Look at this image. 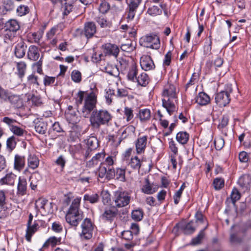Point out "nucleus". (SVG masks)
Instances as JSON below:
<instances>
[{
    "mask_svg": "<svg viewBox=\"0 0 251 251\" xmlns=\"http://www.w3.org/2000/svg\"><path fill=\"white\" fill-rule=\"evenodd\" d=\"M31 100L32 104L37 106H40L42 104L41 98L39 96L32 95Z\"/></svg>",
    "mask_w": 251,
    "mask_h": 251,
    "instance_id": "60",
    "label": "nucleus"
},
{
    "mask_svg": "<svg viewBox=\"0 0 251 251\" xmlns=\"http://www.w3.org/2000/svg\"><path fill=\"white\" fill-rule=\"evenodd\" d=\"M162 106L172 115L176 110L175 103L177 100L176 88L173 84L168 83L163 89L161 93Z\"/></svg>",
    "mask_w": 251,
    "mask_h": 251,
    "instance_id": "2",
    "label": "nucleus"
},
{
    "mask_svg": "<svg viewBox=\"0 0 251 251\" xmlns=\"http://www.w3.org/2000/svg\"><path fill=\"white\" fill-rule=\"evenodd\" d=\"M109 9V4L107 2L105 1V0H101V2L100 3L99 8L100 12L102 14H105L107 12Z\"/></svg>",
    "mask_w": 251,
    "mask_h": 251,
    "instance_id": "52",
    "label": "nucleus"
},
{
    "mask_svg": "<svg viewBox=\"0 0 251 251\" xmlns=\"http://www.w3.org/2000/svg\"><path fill=\"white\" fill-rule=\"evenodd\" d=\"M230 196L232 201L233 203H235V202L239 200L240 198V193L239 192L238 190L235 188L233 189Z\"/></svg>",
    "mask_w": 251,
    "mask_h": 251,
    "instance_id": "58",
    "label": "nucleus"
},
{
    "mask_svg": "<svg viewBox=\"0 0 251 251\" xmlns=\"http://www.w3.org/2000/svg\"><path fill=\"white\" fill-rule=\"evenodd\" d=\"M99 90L96 86L88 91H79L77 94L76 103L82 104L80 114L84 118H90L91 126L99 128L101 126H108L113 116L106 109H96Z\"/></svg>",
    "mask_w": 251,
    "mask_h": 251,
    "instance_id": "1",
    "label": "nucleus"
},
{
    "mask_svg": "<svg viewBox=\"0 0 251 251\" xmlns=\"http://www.w3.org/2000/svg\"><path fill=\"white\" fill-rule=\"evenodd\" d=\"M114 96H116V95H115V91L113 89L109 88L108 90H106L105 97L107 104L110 105L112 103Z\"/></svg>",
    "mask_w": 251,
    "mask_h": 251,
    "instance_id": "43",
    "label": "nucleus"
},
{
    "mask_svg": "<svg viewBox=\"0 0 251 251\" xmlns=\"http://www.w3.org/2000/svg\"><path fill=\"white\" fill-rule=\"evenodd\" d=\"M198 78V76L196 73H193L190 79L188 81V82L186 84L185 89L186 90L191 85H193L195 84V83L197 81Z\"/></svg>",
    "mask_w": 251,
    "mask_h": 251,
    "instance_id": "59",
    "label": "nucleus"
},
{
    "mask_svg": "<svg viewBox=\"0 0 251 251\" xmlns=\"http://www.w3.org/2000/svg\"><path fill=\"white\" fill-rule=\"evenodd\" d=\"M25 159L24 156L19 155H16L14 158V168L20 171L25 166Z\"/></svg>",
    "mask_w": 251,
    "mask_h": 251,
    "instance_id": "29",
    "label": "nucleus"
},
{
    "mask_svg": "<svg viewBox=\"0 0 251 251\" xmlns=\"http://www.w3.org/2000/svg\"><path fill=\"white\" fill-rule=\"evenodd\" d=\"M196 102L201 106L206 105L210 102V98L205 92H200L196 97Z\"/></svg>",
    "mask_w": 251,
    "mask_h": 251,
    "instance_id": "19",
    "label": "nucleus"
},
{
    "mask_svg": "<svg viewBox=\"0 0 251 251\" xmlns=\"http://www.w3.org/2000/svg\"><path fill=\"white\" fill-rule=\"evenodd\" d=\"M189 138V135L186 131H180L176 135L177 141H188Z\"/></svg>",
    "mask_w": 251,
    "mask_h": 251,
    "instance_id": "51",
    "label": "nucleus"
},
{
    "mask_svg": "<svg viewBox=\"0 0 251 251\" xmlns=\"http://www.w3.org/2000/svg\"><path fill=\"white\" fill-rule=\"evenodd\" d=\"M40 56L39 49L35 45H30L27 51V58L33 61H36Z\"/></svg>",
    "mask_w": 251,
    "mask_h": 251,
    "instance_id": "15",
    "label": "nucleus"
},
{
    "mask_svg": "<svg viewBox=\"0 0 251 251\" xmlns=\"http://www.w3.org/2000/svg\"><path fill=\"white\" fill-rule=\"evenodd\" d=\"M158 187L149 182L148 178L145 179V184L142 187V191L146 194H152L157 191Z\"/></svg>",
    "mask_w": 251,
    "mask_h": 251,
    "instance_id": "18",
    "label": "nucleus"
},
{
    "mask_svg": "<svg viewBox=\"0 0 251 251\" xmlns=\"http://www.w3.org/2000/svg\"><path fill=\"white\" fill-rule=\"evenodd\" d=\"M8 99L9 101L14 106H15L16 107H19L18 103L19 102H21V100L20 99L19 97L16 95H11L9 96L7 98Z\"/></svg>",
    "mask_w": 251,
    "mask_h": 251,
    "instance_id": "55",
    "label": "nucleus"
},
{
    "mask_svg": "<svg viewBox=\"0 0 251 251\" xmlns=\"http://www.w3.org/2000/svg\"><path fill=\"white\" fill-rule=\"evenodd\" d=\"M97 32V26L93 22L84 23L83 29L80 30V34L84 35L87 39L93 37Z\"/></svg>",
    "mask_w": 251,
    "mask_h": 251,
    "instance_id": "10",
    "label": "nucleus"
},
{
    "mask_svg": "<svg viewBox=\"0 0 251 251\" xmlns=\"http://www.w3.org/2000/svg\"><path fill=\"white\" fill-rule=\"evenodd\" d=\"M2 5L8 11H10L14 8L13 0H3Z\"/></svg>",
    "mask_w": 251,
    "mask_h": 251,
    "instance_id": "63",
    "label": "nucleus"
},
{
    "mask_svg": "<svg viewBox=\"0 0 251 251\" xmlns=\"http://www.w3.org/2000/svg\"><path fill=\"white\" fill-rule=\"evenodd\" d=\"M238 184L244 191L249 190L251 185V176L249 175H243L239 178Z\"/></svg>",
    "mask_w": 251,
    "mask_h": 251,
    "instance_id": "17",
    "label": "nucleus"
},
{
    "mask_svg": "<svg viewBox=\"0 0 251 251\" xmlns=\"http://www.w3.org/2000/svg\"><path fill=\"white\" fill-rule=\"evenodd\" d=\"M29 12V8L27 5L21 4L18 6L16 12L18 16H23L27 14Z\"/></svg>",
    "mask_w": 251,
    "mask_h": 251,
    "instance_id": "41",
    "label": "nucleus"
},
{
    "mask_svg": "<svg viewBox=\"0 0 251 251\" xmlns=\"http://www.w3.org/2000/svg\"><path fill=\"white\" fill-rule=\"evenodd\" d=\"M105 153L104 152H100L96 154L93 158L86 163V166L88 167H93L97 165L102 159L104 158Z\"/></svg>",
    "mask_w": 251,
    "mask_h": 251,
    "instance_id": "22",
    "label": "nucleus"
},
{
    "mask_svg": "<svg viewBox=\"0 0 251 251\" xmlns=\"http://www.w3.org/2000/svg\"><path fill=\"white\" fill-rule=\"evenodd\" d=\"M47 123L43 120H40L37 122L35 125L36 131L40 134H44L47 130Z\"/></svg>",
    "mask_w": 251,
    "mask_h": 251,
    "instance_id": "31",
    "label": "nucleus"
},
{
    "mask_svg": "<svg viewBox=\"0 0 251 251\" xmlns=\"http://www.w3.org/2000/svg\"><path fill=\"white\" fill-rule=\"evenodd\" d=\"M143 0H127V7L125 12V19L129 20L135 19L136 12L142 4Z\"/></svg>",
    "mask_w": 251,
    "mask_h": 251,
    "instance_id": "5",
    "label": "nucleus"
},
{
    "mask_svg": "<svg viewBox=\"0 0 251 251\" xmlns=\"http://www.w3.org/2000/svg\"><path fill=\"white\" fill-rule=\"evenodd\" d=\"M212 39L211 36L206 39L204 46V53L205 55H210L211 53L212 50Z\"/></svg>",
    "mask_w": 251,
    "mask_h": 251,
    "instance_id": "38",
    "label": "nucleus"
},
{
    "mask_svg": "<svg viewBox=\"0 0 251 251\" xmlns=\"http://www.w3.org/2000/svg\"><path fill=\"white\" fill-rule=\"evenodd\" d=\"M17 176L14 174L10 173L6 175L3 178L0 179L1 184H6L10 185H13L15 180L16 179Z\"/></svg>",
    "mask_w": 251,
    "mask_h": 251,
    "instance_id": "26",
    "label": "nucleus"
},
{
    "mask_svg": "<svg viewBox=\"0 0 251 251\" xmlns=\"http://www.w3.org/2000/svg\"><path fill=\"white\" fill-rule=\"evenodd\" d=\"M140 65L142 69L146 71L154 69L155 66L150 55H144L140 58Z\"/></svg>",
    "mask_w": 251,
    "mask_h": 251,
    "instance_id": "13",
    "label": "nucleus"
},
{
    "mask_svg": "<svg viewBox=\"0 0 251 251\" xmlns=\"http://www.w3.org/2000/svg\"><path fill=\"white\" fill-rule=\"evenodd\" d=\"M43 66V56H42L40 59L35 62L32 65V68L36 70V72L40 75H44L43 70L42 69Z\"/></svg>",
    "mask_w": 251,
    "mask_h": 251,
    "instance_id": "39",
    "label": "nucleus"
},
{
    "mask_svg": "<svg viewBox=\"0 0 251 251\" xmlns=\"http://www.w3.org/2000/svg\"><path fill=\"white\" fill-rule=\"evenodd\" d=\"M95 225L91 219L85 218L81 224V231L79 233L80 238L83 240H88L93 236Z\"/></svg>",
    "mask_w": 251,
    "mask_h": 251,
    "instance_id": "6",
    "label": "nucleus"
},
{
    "mask_svg": "<svg viewBox=\"0 0 251 251\" xmlns=\"http://www.w3.org/2000/svg\"><path fill=\"white\" fill-rule=\"evenodd\" d=\"M5 28L15 33L20 29V26L19 22L14 19L9 20L5 24Z\"/></svg>",
    "mask_w": 251,
    "mask_h": 251,
    "instance_id": "24",
    "label": "nucleus"
},
{
    "mask_svg": "<svg viewBox=\"0 0 251 251\" xmlns=\"http://www.w3.org/2000/svg\"><path fill=\"white\" fill-rule=\"evenodd\" d=\"M125 19L126 20L127 24L122 25L120 28L124 31H128L130 37H136L138 27L137 25L138 20L134 19L130 20L127 19Z\"/></svg>",
    "mask_w": 251,
    "mask_h": 251,
    "instance_id": "8",
    "label": "nucleus"
},
{
    "mask_svg": "<svg viewBox=\"0 0 251 251\" xmlns=\"http://www.w3.org/2000/svg\"><path fill=\"white\" fill-rule=\"evenodd\" d=\"M124 114L127 122H129L133 119L134 117L133 110L131 108L125 107L124 110Z\"/></svg>",
    "mask_w": 251,
    "mask_h": 251,
    "instance_id": "46",
    "label": "nucleus"
},
{
    "mask_svg": "<svg viewBox=\"0 0 251 251\" xmlns=\"http://www.w3.org/2000/svg\"><path fill=\"white\" fill-rule=\"evenodd\" d=\"M129 165L133 169L139 170L141 166V161L137 156L131 158Z\"/></svg>",
    "mask_w": 251,
    "mask_h": 251,
    "instance_id": "40",
    "label": "nucleus"
},
{
    "mask_svg": "<svg viewBox=\"0 0 251 251\" xmlns=\"http://www.w3.org/2000/svg\"><path fill=\"white\" fill-rule=\"evenodd\" d=\"M78 111L76 110L73 106H69L68 109L65 111L66 118L69 123L75 124L78 123L80 118L78 116Z\"/></svg>",
    "mask_w": 251,
    "mask_h": 251,
    "instance_id": "12",
    "label": "nucleus"
},
{
    "mask_svg": "<svg viewBox=\"0 0 251 251\" xmlns=\"http://www.w3.org/2000/svg\"><path fill=\"white\" fill-rule=\"evenodd\" d=\"M229 122V118L227 115H223L222 119L221 120L218 126V128L221 130L225 129L228 125Z\"/></svg>",
    "mask_w": 251,
    "mask_h": 251,
    "instance_id": "50",
    "label": "nucleus"
},
{
    "mask_svg": "<svg viewBox=\"0 0 251 251\" xmlns=\"http://www.w3.org/2000/svg\"><path fill=\"white\" fill-rule=\"evenodd\" d=\"M103 71L108 74L117 77L119 75V73L118 68L115 67H112L111 65H107L103 68Z\"/></svg>",
    "mask_w": 251,
    "mask_h": 251,
    "instance_id": "34",
    "label": "nucleus"
},
{
    "mask_svg": "<svg viewBox=\"0 0 251 251\" xmlns=\"http://www.w3.org/2000/svg\"><path fill=\"white\" fill-rule=\"evenodd\" d=\"M138 117L141 122H146L151 118V110L148 108L140 109Z\"/></svg>",
    "mask_w": 251,
    "mask_h": 251,
    "instance_id": "30",
    "label": "nucleus"
},
{
    "mask_svg": "<svg viewBox=\"0 0 251 251\" xmlns=\"http://www.w3.org/2000/svg\"><path fill=\"white\" fill-rule=\"evenodd\" d=\"M207 227V224L206 226L200 231L197 237L193 238L192 240L191 244L192 245H197L200 243L201 241L203 239L204 236V230Z\"/></svg>",
    "mask_w": 251,
    "mask_h": 251,
    "instance_id": "45",
    "label": "nucleus"
},
{
    "mask_svg": "<svg viewBox=\"0 0 251 251\" xmlns=\"http://www.w3.org/2000/svg\"><path fill=\"white\" fill-rule=\"evenodd\" d=\"M144 212L141 209H138L132 212L131 216L133 219L137 221L142 220L143 218Z\"/></svg>",
    "mask_w": 251,
    "mask_h": 251,
    "instance_id": "42",
    "label": "nucleus"
},
{
    "mask_svg": "<svg viewBox=\"0 0 251 251\" xmlns=\"http://www.w3.org/2000/svg\"><path fill=\"white\" fill-rule=\"evenodd\" d=\"M125 171L122 169H117L115 175L117 178L121 181H124L125 180Z\"/></svg>",
    "mask_w": 251,
    "mask_h": 251,
    "instance_id": "62",
    "label": "nucleus"
},
{
    "mask_svg": "<svg viewBox=\"0 0 251 251\" xmlns=\"http://www.w3.org/2000/svg\"><path fill=\"white\" fill-rule=\"evenodd\" d=\"M232 92L231 84H227L224 91L218 93L215 96V102L219 106L225 107L230 101V94Z\"/></svg>",
    "mask_w": 251,
    "mask_h": 251,
    "instance_id": "4",
    "label": "nucleus"
},
{
    "mask_svg": "<svg viewBox=\"0 0 251 251\" xmlns=\"http://www.w3.org/2000/svg\"><path fill=\"white\" fill-rule=\"evenodd\" d=\"M39 165V159L34 154H30L27 158L28 167L33 170L37 168Z\"/></svg>",
    "mask_w": 251,
    "mask_h": 251,
    "instance_id": "27",
    "label": "nucleus"
},
{
    "mask_svg": "<svg viewBox=\"0 0 251 251\" xmlns=\"http://www.w3.org/2000/svg\"><path fill=\"white\" fill-rule=\"evenodd\" d=\"M27 189L26 179L24 177L20 176L19 177V182L17 186V193L19 195H24Z\"/></svg>",
    "mask_w": 251,
    "mask_h": 251,
    "instance_id": "21",
    "label": "nucleus"
},
{
    "mask_svg": "<svg viewBox=\"0 0 251 251\" xmlns=\"http://www.w3.org/2000/svg\"><path fill=\"white\" fill-rule=\"evenodd\" d=\"M56 77L45 75L43 79V83L45 86H50L55 82Z\"/></svg>",
    "mask_w": 251,
    "mask_h": 251,
    "instance_id": "53",
    "label": "nucleus"
},
{
    "mask_svg": "<svg viewBox=\"0 0 251 251\" xmlns=\"http://www.w3.org/2000/svg\"><path fill=\"white\" fill-rule=\"evenodd\" d=\"M150 82V78L148 75L144 72L141 73L139 75H138L135 82L142 86L145 87Z\"/></svg>",
    "mask_w": 251,
    "mask_h": 251,
    "instance_id": "28",
    "label": "nucleus"
},
{
    "mask_svg": "<svg viewBox=\"0 0 251 251\" xmlns=\"http://www.w3.org/2000/svg\"><path fill=\"white\" fill-rule=\"evenodd\" d=\"M39 225L37 223H34L33 225H27L25 238L27 241L30 242L32 235L37 230Z\"/></svg>",
    "mask_w": 251,
    "mask_h": 251,
    "instance_id": "25",
    "label": "nucleus"
},
{
    "mask_svg": "<svg viewBox=\"0 0 251 251\" xmlns=\"http://www.w3.org/2000/svg\"><path fill=\"white\" fill-rule=\"evenodd\" d=\"M121 48L122 50L128 52L133 51L135 49V47L132 43H128L123 44Z\"/></svg>",
    "mask_w": 251,
    "mask_h": 251,
    "instance_id": "57",
    "label": "nucleus"
},
{
    "mask_svg": "<svg viewBox=\"0 0 251 251\" xmlns=\"http://www.w3.org/2000/svg\"><path fill=\"white\" fill-rule=\"evenodd\" d=\"M144 46L147 48L157 50L160 47L159 37L155 34L147 35L142 38Z\"/></svg>",
    "mask_w": 251,
    "mask_h": 251,
    "instance_id": "9",
    "label": "nucleus"
},
{
    "mask_svg": "<svg viewBox=\"0 0 251 251\" xmlns=\"http://www.w3.org/2000/svg\"><path fill=\"white\" fill-rule=\"evenodd\" d=\"M213 185L216 190L221 189L224 185V179L220 178H216L214 180Z\"/></svg>",
    "mask_w": 251,
    "mask_h": 251,
    "instance_id": "56",
    "label": "nucleus"
},
{
    "mask_svg": "<svg viewBox=\"0 0 251 251\" xmlns=\"http://www.w3.org/2000/svg\"><path fill=\"white\" fill-rule=\"evenodd\" d=\"M71 78L75 83L80 82L82 80L81 73L78 70H73L71 73Z\"/></svg>",
    "mask_w": 251,
    "mask_h": 251,
    "instance_id": "44",
    "label": "nucleus"
},
{
    "mask_svg": "<svg viewBox=\"0 0 251 251\" xmlns=\"http://www.w3.org/2000/svg\"><path fill=\"white\" fill-rule=\"evenodd\" d=\"M42 176L37 172L33 173L30 177V187L32 190H35L39 183L41 180Z\"/></svg>",
    "mask_w": 251,
    "mask_h": 251,
    "instance_id": "33",
    "label": "nucleus"
},
{
    "mask_svg": "<svg viewBox=\"0 0 251 251\" xmlns=\"http://www.w3.org/2000/svg\"><path fill=\"white\" fill-rule=\"evenodd\" d=\"M26 67V64L24 61H20L16 64L17 71L16 74L21 79H22L25 75Z\"/></svg>",
    "mask_w": 251,
    "mask_h": 251,
    "instance_id": "23",
    "label": "nucleus"
},
{
    "mask_svg": "<svg viewBox=\"0 0 251 251\" xmlns=\"http://www.w3.org/2000/svg\"><path fill=\"white\" fill-rule=\"evenodd\" d=\"M48 202V201L44 198L38 199L35 202L36 207L42 210Z\"/></svg>",
    "mask_w": 251,
    "mask_h": 251,
    "instance_id": "54",
    "label": "nucleus"
},
{
    "mask_svg": "<svg viewBox=\"0 0 251 251\" xmlns=\"http://www.w3.org/2000/svg\"><path fill=\"white\" fill-rule=\"evenodd\" d=\"M95 19L101 28H105L108 26V22L103 16L97 17Z\"/></svg>",
    "mask_w": 251,
    "mask_h": 251,
    "instance_id": "49",
    "label": "nucleus"
},
{
    "mask_svg": "<svg viewBox=\"0 0 251 251\" xmlns=\"http://www.w3.org/2000/svg\"><path fill=\"white\" fill-rule=\"evenodd\" d=\"M194 222L190 221L187 223L184 226L182 227L184 234H190L193 233L196 229L194 226Z\"/></svg>",
    "mask_w": 251,
    "mask_h": 251,
    "instance_id": "36",
    "label": "nucleus"
},
{
    "mask_svg": "<svg viewBox=\"0 0 251 251\" xmlns=\"http://www.w3.org/2000/svg\"><path fill=\"white\" fill-rule=\"evenodd\" d=\"M80 201V197L75 198L66 215L67 222L72 226H77L83 218L82 213L79 210Z\"/></svg>",
    "mask_w": 251,
    "mask_h": 251,
    "instance_id": "3",
    "label": "nucleus"
},
{
    "mask_svg": "<svg viewBox=\"0 0 251 251\" xmlns=\"http://www.w3.org/2000/svg\"><path fill=\"white\" fill-rule=\"evenodd\" d=\"M84 201H88L90 203L94 204L98 202L99 201V196L98 194H85L84 196Z\"/></svg>",
    "mask_w": 251,
    "mask_h": 251,
    "instance_id": "35",
    "label": "nucleus"
},
{
    "mask_svg": "<svg viewBox=\"0 0 251 251\" xmlns=\"http://www.w3.org/2000/svg\"><path fill=\"white\" fill-rule=\"evenodd\" d=\"M27 45L23 40H21L17 43L14 49L15 56L18 58H22L25 55L27 50Z\"/></svg>",
    "mask_w": 251,
    "mask_h": 251,
    "instance_id": "14",
    "label": "nucleus"
},
{
    "mask_svg": "<svg viewBox=\"0 0 251 251\" xmlns=\"http://www.w3.org/2000/svg\"><path fill=\"white\" fill-rule=\"evenodd\" d=\"M25 87H28L30 88L31 87L37 88L40 86L38 81V77L32 73L27 76L26 82L24 84Z\"/></svg>",
    "mask_w": 251,
    "mask_h": 251,
    "instance_id": "16",
    "label": "nucleus"
},
{
    "mask_svg": "<svg viewBox=\"0 0 251 251\" xmlns=\"http://www.w3.org/2000/svg\"><path fill=\"white\" fill-rule=\"evenodd\" d=\"M117 214V211L114 207L106 208L101 215V218L106 220H112Z\"/></svg>",
    "mask_w": 251,
    "mask_h": 251,
    "instance_id": "20",
    "label": "nucleus"
},
{
    "mask_svg": "<svg viewBox=\"0 0 251 251\" xmlns=\"http://www.w3.org/2000/svg\"><path fill=\"white\" fill-rule=\"evenodd\" d=\"M55 31L53 29H51L49 32L47 33L46 36L48 40H50V44L52 46H54L57 43V40L56 38H53V37L55 35Z\"/></svg>",
    "mask_w": 251,
    "mask_h": 251,
    "instance_id": "47",
    "label": "nucleus"
},
{
    "mask_svg": "<svg viewBox=\"0 0 251 251\" xmlns=\"http://www.w3.org/2000/svg\"><path fill=\"white\" fill-rule=\"evenodd\" d=\"M147 13L152 16L160 15L162 14V9L156 5H153L148 9Z\"/></svg>",
    "mask_w": 251,
    "mask_h": 251,
    "instance_id": "37",
    "label": "nucleus"
},
{
    "mask_svg": "<svg viewBox=\"0 0 251 251\" xmlns=\"http://www.w3.org/2000/svg\"><path fill=\"white\" fill-rule=\"evenodd\" d=\"M15 32H12L11 30L5 28L3 34L4 42L8 43L9 41H12L15 37Z\"/></svg>",
    "mask_w": 251,
    "mask_h": 251,
    "instance_id": "48",
    "label": "nucleus"
},
{
    "mask_svg": "<svg viewBox=\"0 0 251 251\" xmlns=\"http://www.w3.org/2000/svg\"><path fill=\"white\" fill-rule=\"evenodd\" d=\"M138 69L135 65H132L129 68L127 75V78L129 80L135 82L136 79L138 77Z\"/></svg>",
    "mask_w": 251,
    "mask_h": 251,
    "instance_id": "32",
    "label": "nucleus"
},
{
    "mask_svg": "<svg viewBox=\"0 0 251 251\" xmlns=\"http://www.w3.org/2000/svg\"><path fill=\"white\" fill-rule=\"evenodd\" d=\"M41 212L45 215L52 213L53 210L52 208V203L48 202L45 206L41 211Z\"/></svg>",
    "mask_w": 251,
    "mask_h": 251,
    "instance_id": "64",
    "label": "nucleus"
},
{
    "mask_svg": "<svg viewBox=\"0 0 251 251\" xmlns=\"http://www.w3.org/2000/svg\"><path fill=\"white\" fill-rule=\"evenodd\" d=\"M130 201V196L126 192H116L114 195V201L117 207L126 206Z\"/></svg>",
    "mask_w": 251,
    "mask_h": 251,
    "instance_id": "7",
    "label": "nucleus"
},
{
    "mask_svg": "<svg viewBox=\"0 0 251 251\" xmlns=\"http://www.w3.org/2000/svg\"><path fill=\"white\" fill-rule=\"evenodd\" d=\"M101 49L105 56H113L115 58L118 57L120 51L117 45L110 43L103 44L101 46Z\"/></svg>",
    "mask_w": 251,
    "mask_h": 251,
    "instance_id": "11",
    "label": "nucleus"
},
{
    "mask_svg": "<svg viewBox=\"0 0 251 251\" xmlns=\"http://www.w3.org/2000/svg\"><path fill=\"white\" fill-rule=\"evenodd\" d=\"M1 121L9 126L10 130L11 129V127H12V126H15L14 124L16 123V121L15 120L10 118L8 117H3L1 120Z\"/></svg>",
    "mask_w": 251,
    "mask_h": 251,
    "instance_id": "61",
    "label": "nucleus"
}]
</instances>
